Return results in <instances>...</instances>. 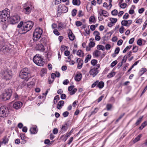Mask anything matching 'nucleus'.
I'll list each match as a JSON object with an SVG mask.
<instances>
[{
	"label": "nucleus",
	"instance_id": "31",
	"mask_svg": "<svg viewBox=\"0 0 147 147\" xmlns=\"http://www.w3.org/2000/svg\"><path fill=\"white\" fill-rule=\"evenodd\" d=\"M93 40H94V39H92V38L90 39V42L89 44V46L90 47H94L95 45V43L93 42Z\"/></svg>",
	"mask_w": 147,
	"mask_h": 147
},
{
	"label": "nucleus",
	"instance_id": "61",
	"mask_svg": "<svg viewBox=\"0 0 147 147\" xmlns=\"http://www.w3.org/2000/svg\"><path fill=\"white\" fill-rule=\"evenodd\" d=\"M74 86H71L69 87L68 88V91L69 92L73 90Z\"/></svg>",
	"mask_w": 147,
	"mask_h": 147
},
{
	"label": "nucleus",
	"instance_id": "48",
	"mask_svg": "<svg viewBox=\"0 0 147 147\" xmlns=\"http://www.w3.org/2000/svg\"><path fill=\"white\" fill-rule=\"evenodd\" d=\"M124 26H122L119 28V32L121 34H122L124 32Z\"/></svg>",
	"mask_w": 147,
	"mask_h": 147
},
{
	"label": "nucleus",
	"instance_id": "39",
	"mask_svg": "<svg viewBox=\"0 0 147 147\" xmlns=\"http://www.w3.org/2000/svg\"><path fill=\"white\" fill-rule=\"evenodd\" d=\"M77 54L80 57H82L83 56L84 53L81 50H78L77 52Z\"/></svg>",
	"mask_w": 147,
	"mask_h": 147
},
{
	"label": "nucleus",
	"instance_id": "43",
	"mask_svg": "<svg viewBox=\"0 0 147 147\" xmlns=\"http://www.w3.org/2000/svg\"><path fill=\"white\" fill-rule=\"evenodd\" d=\"M111 13L113 16H116L118 14V11L116 9H114L111 11Z\"/></svg>",
	"mask_w": 147,
	"mask_h": 147
},
{
	"label": "nucleus",
	"instance_id": "64",
	"mask_svg": "<svg viewBox=\"0 0 147 147\" xmlns=\"http://www.w3.org/2000/svg\"><path fill=\"white\" fill-rule=\"evenodd\" d=\"M69 81L68 80L66 79L63 82V84L67 85L68 84Z\"/></svg>",
	"mask_w": 147,
	"mask_h": 147
},
{
	"label": "nucleus",
	"instance_id": "41",
	"mask_svg": "<svg viewBox=\"0 0 147 147\" xmlns=\"http://www.w3.org/2000/svg\"><path fill=\"white\" fill-rule=\"evenodd\" d=\"M110 20L111 21V22H112V23H113V24H114L117 22V18H111L110 19Z\"/></svg>",
	"mask_w": 147,
	"mask_h": 147
},
{
	"label": "nucleus",
	"instance_id": "38",
	"mask_svg": "<svg viewBox=\"0 0 147 147\" xmlns=\"http://www.w3.org/2000/svg\"><path fill=\"white\" fill-rule=\"evenodd\" d=\"M8 138L6 137H5L3 139V140L1 142L3 144H5L8 143Z\"/></svg>",
	"mask_w": 147,
	"mask_h": 147
},
{
	"label": "nucleus",
	"instance_id": "9",
	"mask_svg": "<svg viewBox=\"0 0 147 147\" xmlns=\"http://www.w3.org/2000/svg\"><path fill=\"white\" fill-rule=\"evenodd\" d=\"M20 18L19 16L15 15L12 17L8 19V22L11 24H14L17 23L20 20Z\"/></svg>",
	"mask_w": 147,
	"mask_h": 147
},
{
	"label": "nucleus",
	"instance_id": "25",
	"mask_svg": "<svg viewBox=\"0 0 147 147\" xmlns=\"http://www.w3.org/2000/svg\"><path fill=\"white\" fill-rule=\"evenodd\" d=\"M30 131L31 134H35L37 132V130L36 127L30 128Z\"/></svg>",
	"mask_w": 147,
	"mask_h": 147
},
{
	"label": "nucleus",
	"instance_id": "12",
	"mask_svg": "<svg viewBox=\"0 0 147 147\" xmlns=\"http://www.w3.org/2000/svg\"><path fill=\"white\" fill-rule=\"evenodd\" d=\"M132 21L131 20H124L121 22V24L122 26H124L129 27L132 24Z\"/></svg>",
	"mask_w": 147,
	"mask_h": 147
},
{
	"label": "nucleus",
	"instance_id": "59",
	"mask_svg": "<svg viewBox=\"0 0 147 147\" xmlns=\"http://www.w3.org/2000/svg\"><path fill=\"white\" fill-rule=\"evenodd\" d=\"M69 114V113L68 111H65L63 113V115L64 117H67Z\"/></svg>",
	"mask_w": 147,
	"mask_h": 147
},
{
	"label": "nucleus",
	"instance_id": "26",
	"mask_svg": "<svg viewBox=\"0 0 147 147\" xmlns=\"http://www.w3.org/2000/svg\"><path fill=\"white\" fill-rule=\"evenodd\" d=\"M72 3L74 5L79 6L81 3V1L80 0H73Z\"/></svg>",
	"mask_w": 147,
	"mask_h": 147
},
{
	"label": "nucleus",
	"instance_id": "44",
	"mask_svg": "<svg viewBox=\"0 0 147 147\" xmlns=\"http://www.w3.org/2000/svg\"><path fill=\"white\" fill-rule=\"evenodd\" d=\"M98 110V108H96L94 109V111H92L91 113V114L89 116H90L91 115H92L95 114L96 113Z\"/></svg>",
	"mask_w": 147,
	"mask_h": 147
},
{
	"label": "nucleus",
	"instance_id": "4",
	"mask_svg": "<svg viewBox=\"0 0 147 147\" xmlns=\"http://www.w3.org/2000/svg\"><path fill=\"white\" fill-rule=\"evenodd\" d=\"M34 62L38 65L42 66L44 63L42 56L39 54H36L33 58Z\"/></svg>",
	"mask_w": 147,
	"mask_h": 147
},
{
	"label": "nucleus",
	"instance_id": "40",
	"mask_svg": "<svg viewBox=\"0 0 147 147\" xmlns=\"http://www.w3.org/2000/svg\"><path fill=\"white\" fill-rule=\"evenodd\" d=\"M143 117V116H142V117H140L138 119V120H137L136 123H135L136 125H139L141 122V121H142Z\"/></svg>",
	"mask_w": 147,
	"mask_h": 147
},
{
	"label": "nucleus",
	"instance_id": "10",
	"mask_svg": "<svg viewBox=\"0 0 147 147\" xmlns=\"http://www.w3.org/2000/svg\"><path fill=\"white\" fill-rule=\"evenodd\" d=\"M33 8L32 5H27V4H25L23 7V12L26 14H28L30 13Z\"/></svg>",
	"mask_w": 147,
	"mask_h": 147
},
{
	"label": "nucleus",
	"instance_id": "37",
	"mask_svg": "<svg viewBox=\"0 0 147 147\" xmlns=\"http://www.w3.org/2000/svg\"><path fill=\"white\" fill-rule=\"evenodd\" d=\"M147 125V122L146 121H144L139 127V129H142Z\"/></svg>",
	"mask_w": 147,
	"mask_h": 147
},
{
	"label": "nucleus",
	"instance_id": "20",
	"mask_svg": "<svg viewBox=\"0 0 147 147\" xmlns=\"http://www.w3.org/2000/svg\"><path fill=\"white\" fill-rule=\"evenodd\" d=\"M82 76L81 74L78 73L75 76V79L76 81L79 82L80 81L82 78Z\"/></svg>",
	"mask_w": 147,
	"mask_h": 147
},
{
	"label": "nucleus",
	"instance_id": "11",
	"mask_svg": "<svg viewBox=\"0 0 147 147\" xmlns=\"http://www.w3.org/2000/svg\"><path fill=\"white\" fill-rule=\"evenodd\" d=\"M104 86V83L102 81L99 82L98 80H96L91 86V88H93L97 86L99 89L102 88Z\"/></svg>",
	"mask_w": 147,
	"mask_h": 147
},
{
	"label": "nucleus",
	"instance_id": "55",
	"mask_svg": "<svg viewBox=\"0 0 147 147\" xmlns=\"http://www.w3.org/2000/svg\"><path fill=\"white\" fill-rule=\"evenodd\" d=\"M83 11L81 10H80L78 11V16L79 17H82L83 16Z\"/></svg>",
	"mask_w": 147,
	"mask_h": 147
},
{
	"label": "nucleus",
	"instance_id": "53",
	"mask_svg": "<svg viewBox=\"0 0 147 147\" xmlns=\"http://www.w3.org/2000/svg\"><path fill=\"white\" fill-rule=\"evenodd\" d=\"M142 22V19H137L136 21V23L139 24H141Z\"/></svg>",
	"mask_w": 147,
	"mask_h": 147
},
{
	"label": "nucleus",
	"instance_id": "21",
	"mask_svg": "<svg viewBox=\"0 0 147 147\" xmlns=\"http://www.w3.org/2000/svg\"><path fill=\"white\" fill-rule=\"evenodd\" d=\"M9 18L6 16L5 15L2 14L0 13V22H3L6 21L7 19L8 20Z\"/></svg>",
	"mask_w": 147,
	"mask_h": 147
},
{
	"label": "nucleus",
	"instance_id": "17",
	"mask_svg": "<svg viewBox=\"0 0 147 147\" xmlns=\"http://www.w3.org/2000/svg\"><path fill=\"white\" fill-rule=\"evenodd\" d=\"M44 47V46L38 43V44L36 45V48L38 50H40L41 51H44L45 50Z\"/></svg>",
	"mask_w": 147,
	"mask_h": 147
},
{
	"label": "nucleus",
	"instance_id": "22",
	"mask_svg": "<svg viewBox=\"0 0 147 147\" xmlns=\"http://www.w3.org/2000/svg\"><path fill=\"white\" fill-rule=\"evenodd\" d=\"M47 41L45 38H41L39 42V43L41 45L45 46L47 45Z\"/></svg>",
	"mask_w": 147,
	"mask_h": 147
},
{
	"label": "nucleus",
	"instance_id": "24",
	"mask_svg": "<svg viewBox=\"0 0 147 147\" xmlns=\"http://www.w3.org/2000/svg\"><path fill=\"white\" fill-rule=\"evenodd\" d=\"M68 36L69 39L71 41L73 40L74 39L75 36L71 30L69 32Z\"/></svg>",
	"mask_w": 147,
	"mask_h": 147
},
{
	"label": "nucleus",
	"instance_id": "35",
	"mask_svg": "<svg viewBox=\"0 0 147 147\" xmlns=\"http://www.w3.org/2000/svg\"><path fill=\"white\" fill-rule=\"evenodd\" d=\"M116 74V73L114 71H112L107 76L108 78H110L114 76Z\"/></svg>",
	"mask_w": 147,
	"mask_h": 147
},
{
	"label": "nucleus",
	"instance_id": "57",
	"mask_svg": "<svg viewBox=\"0 0 147 147\" xmlns=\"http://www.w3.org/2000/svg\"><path fill=\"white\" fill-rule=\"evenodd\" d=\"M8 50V48H6L5 47H3L2 48V51L4 53H5L6 51H7Z\"/></svg>",
	"mask_w": 147,
	"mask_h": 147
},
{
	"label": "nucleus",
	"instance_id": "23",
	"mask_svg": "<svg viewBox=\"0 0 147 147\" xmlns=\"http://www.w3.org/2000/svg\"><path fill=\"white\" fill-rule=\"evenodd\" d=\"M64 103V101L63 100L60 101L57 105V108L59 109H60L63 106Z\"/></svg>",
	"mask_w": 147,
	"mask_h": 147
},
{
	"label": "nucleus",
	"instance_id": "34",
	"mask_svg": "<svg viewBox=\"0 0 147 147\" xmlns=\"http://www.w3.org/2000/svg\"><path fill=\"white\" fill-rule=\"evenodd\" d=\"M91 58V55H90L88 54L86 56V57L84 61V62L85 63H87L88 61L90 60Z\"/></svg>",
	"mask_w": 147,
	"mask_h": 147
},
{
	"label": "nucleus",
	"instance_id": "50",
	"mask_svg": "<svg viewBox=\"0 0 147 147\" xmlns=\"http://www.w3.org/2000/svg\"><path fill=\"white\" fill-rule=\"evenodd\" d=\"M109 34H110L109 36H107V37L106 36H104V39L105 40H108L110 38V36L111 35V33L110 32H108L106 34V35H109Z\"/></svg>",
	"mask_w": 147,
	"mask_h": 147
},
{
	"label": "nucleus",
	"instance_id": "47",
	"mask_svg": "<svg viewBox=\"0 0 147 147\" xmlns=\"http://www.w3.org/2000/svg\"><path fill=\"white\" fill-rule=\"evenodd\" d=\"M77 11L76 9H73L71 11V15L72 16L74 17L76 16Z\"/></svg>",
	"mask_w": 147,
	"mask_h": 147
},
{
	"label": "nucleus",
	"instance_id": "45",
	"mask_svg": "<svg viewBox=\"0 0 147 147\" xmlns=\"http://www.w3.org/2000/svg\"><path fill=\"white\" fill-rule=\"evenodd\" d=\"M64 24L62 22H60L59 23L58 25V29H62L63 28Z\"/></svg>",
	"mask_w": 147,
	"mask_h": 147
},
{
	"label": "nucleus",
	"instance_id": "5",
	"mask_svg": "<svg viewBox=\"0 0 147 147\" xmlns=\"http://www.w3.org/2000/svg\"><path fill=\"white\" fill-rule=\"evenodd\" d=\"M68 8L65 6L64 5L60 4L59 5L58 7V13L57 16L60 17L61 14L63 13L67 12L68 11Z\"/></svg>",
	"mask_w": 147,
	"mask_h": 147
},
{
	"label": "nucleus",
	"instance_id": "15",
	"mask_svg": "<svg viewBox=\"0 0 147 147\" xmlns=\"http://www.w3.org/2000/svg\"><path fill=\"white\" fill-rule=\"evenodd\" d=\"M0 13L2 14L8 18L10 14V11L8 9L5 8L4 10L0 11Z\"/></svg>",
	"mask_w": 147,
	"mask_h": 147
},
{
	"label": "nucleus",
	"instance_id": "28",
	"mask_svg": "<svg viewBox=\"0 0 147 147\" xmlns=\"http://www.w3.org/2000/svg\"><path fill=\"white\" fill-rule=\"evenodd\" d=\"M68 125L67 124H65L63 125L62 126L61 128V130L62 131H64V132L66 131L68 129Z\"/></svg>",
	"mask_w": 147,
	"mask_h": 147
},
{
	"label": "nucleus",
	"instance_id": "60",
	"mask_svg": "<svg viewBox=\"0 0 147 147\" xmlns=\"http://www.w3.org/2000/svg\"><path fill=\"white\" fill-rule=\"evenodd\" d=\"M129 14L128 13H126L123 16V18L124 19H127L129 17Z\"/></svg>",
	"mask_w": 147,
	"mask_h": 147
},
{
	"label": "nucleus",
	"instance_id": "29",
	"mask_svg": "<svg viewBox=\"0 0 147 147\" xmlns=\"http://www.w3.org/2000/svg\"><path fill=\"white\" fill-rule=\"evenodd\" d=\"M101 11H102V14L104 16L107 17L109 16V13L107 11L102 9H101Z\"/></svg>",
	"mask_w": 147,
	"mask_h": 147
},
{
	"label": "nucleus",
	"instance_id": "32",
	"mask_svg": "<svg viewBox=\"0 0 147 147\" xmlns=\"http://www.w3.org/2000/svg\"><path fill=\"white\" fill-rule=\"evenodd\" d=\"M90 22L95 23L96 22L95 18L94 16H91L89 18Z\"/></svg>",
	"mask_w": 147,
	"mask_h": 147
},
{
	"label": "nucleus",
	"instance_id": "14",
	"mask_svg": "<svg viewBox=\"0 0 147 147\" xmlns=\"http://www.w3.org/2000/svg\"><path fill=\"white\" fill-rule=\"evenodd\" d=\"M90 74L93 77H94L98 73V71L95 67L91 69L89 71Z\"/></svg>",
	"mask_w": 147,
	"mask_h": 147
},
{
	"label": "nucleus",
	"instance_id": "63",
	"mask_svg": "<svg viewBox=\"0 0 147 147\" xmlns=\"http://www.w3.org/2000/svg\"><path fill=\"white\" fill-rule=\"evenodd\" d=\"M127 6V4L125 3H123L120 5V7L122 8H125Z\"/></svg>",
	"mask_w": 147,
	"mask_h": 147
},
{
	"label": "nucleus",
	"instance_id": "30",
	"mask_svg": "<svg viewBox=\"0 0 147 147\" xmlns=\"http://www.w3.org/2000/svg\"><path fill=\"white\" fill-rule=\"evenodd\" d=\"M47 69H42L40 72V75L41 77L43 76L44 75L47 73Z\"/></svg>",
	"mask_w": 147,
	"mask_h": 147
},
{
	"label": "nucleus",
	"instance_id": "51",
	"mask_svg": "<svg viewBox=\"0 0 147 147\" xmlns=\"http://www.w3.org/2000/svg\"><path fill=\"white\" fill-rule=\"evenodd\" d=\"M77 89L76 88H74L73 90L70 91L69 94L70 95H73L77 91Z\"/></svg>",
	"mask_w": 147,
	"mask_h": 147
},
{
	"label": "nucleus",
	"instance_id": "7",
	"mask_svg": "<svg viewBox=\"0 0 147 147\" xmlns=\"http://www.w3.org/2000/svg\"><path fill=\"white\" fill-rule=\"evenodd\" d=\"M3 77L6 80L10 79L12 76L11 71L9 69L4 70L1 72Z\"/></svg>",
	"mask_w": 147,
	"mask_h": 147
},
{
	"label": "nucleus",
	"instance_id": "13",
	"mask_svg": "<svg viewBox=\"0 0 147 147\" xmlns=\"http://www.w3.org/2000/svg\"><path fill=\"white\" fill-rule=\"evenodd\" d=\"M22 105V103L18 101L14 102L13 105V107L16 109H18L21 108Z\"/></svg>",
	"mask_w": 147,
	"mask_h": 147
},
{
	"label": "nucleus",
	"instance_id": "52",
	"mask_svg": "<svg viewBox=\"0 0 147 147\" xmlns=\"http://www.w3.org/2000/svg\"><path fill=\"white\" fill-rule=\"evenodd\" d=\"M82 23L80 21H77L76 22V24L78 27H79L82 25Z\"/></svg>",
	"mask_w": 147,
	"mask_h": 147
},
{
	"label": "nucleus",
	"instance_id": "49",
	"mask_svg": "<svg viewBox=\"0 0 147 147\" xmlns=\"http://www.w3.org/2000/svg\"><path fill=\"white\" fill-rule=\"evenodd\" d=\"M138 49V47L137 46H133L132 49L133 52L134 53H136L137 52Z\"/></svg>",
	"mask_w": 147,
	"mask_h": 147
},
{
	"label": "nucleus",
	"instance_id": "42",
	"mask_svg": "<svg viewBox=\"0 0 147 147\" xmlns=\"http://www.w3.org/2000/svg\"><path fill=\"white\" fill-rule=\"evenodd\" d=\"M97 63V61L96 59H92L91 61V64L93 66L95 65Z\"/></svg>",
	"mask_w": 147,
	"mask_h": 147
},
{
	"label": "nucleus",
	"instance_id": "36",
	"mask_svg": "<svg viewBox=\"0 0 147 147\" xmlns=\"http://www.w3.org/2000/svg\"><path fill=\"white\" fill-rule=\"evenodd\" d=\"M97 48L98 50H101L103 51H104L105 49V47L101 45H98Z\"/></svg>",
	"mask_w": 147,
	"mask_h": 147
},
{
	"label": "nucleus",
	"instance_id": "46",
	"mask_svg": "<svg viewBox=\"0 0 147 147\" xmlns=\"http://www.w3.org/2000/svg\"><path fill=\"white\" fill-rule=\"evenodd\" d=\"M34 84V82L33 81H31L30 82L28 83L27 86L28 87H31L32 86H33Z\"/></svg>",
	"mask_w": 147,
	"mask_h": 147
},
{
	"label": "nucleus",
	"instance_id": "18",
	"mask_svg": "<svg viewBox=\"0 0 147 147\" xmlns=\"http://www.w3.org/2000/svg\"><path fill=\"white\" fill-rule=\"evenodd\" d=\"M94 35L95 36V40H96L99 41L100 39V37L99 36L100 33L97 31H95L94 32Z\"/></svg>",
	"mask_w": 147,
	"mask_h": 147
},
{
	"label": "nucleus",
	"instance_id": "2",
	"mask_svg": "<svg viewBox=\"0 0 147 147\" xmlns=\"http://www.w3.org/2000/svg\"><path fill=\"white\" fill-rule=\"evenodd\" d=\"M19 76L21 78L27 82L31 78L30 71L27 68H23L20 71Z\"/></svg>",
	"mask_w": 147,
	"mask_h": 147
},
{
	"label": "nucleus",
	"instance_id": "8",
	"mask_svg": "<svg viewBox=\"0 0 147 147\" xmlns=\"http://www.w3.org/2000/svg\"><path fill=\"white\" fill-rule=\"evenodd\" d=\"M11 95V89L5 90L4 92L2 94L1 97L3 100H6L9 99Z\"/></svg>",
	"mask_w": 147,
	"mask_h": 147
},
{
	"label": "nucleus",
	"instance_id": "33",
	"mask_svg": "<svg viewBox=\"0 0 147 147\" xmlns=\"http://www.w3.org/2000/svg\"><path fill=\"white\" fill-rule=\"evenodd\" d=\"M147 71V69L145 68H142L141 69L140 71L139 74L141 76L143 75Z\"/></svg>",
	"mask_w": 147,
	"mask_h": 147
},
{
	"label": "nucleus",
	"instance_id": "56",
	"mask_svg": "<svg viewBox=\"0 0 147 147\" xmlns=\"http://www.w3.org/2000/svg\"><path fill=\"white\" fill-rule=\"evenodd\" d=\"M54 33L56 35L58 36L60 34V33L57 29H54L53 31Z\"/></svg>",
	"mask_w": 147,
	"mask_h": 147
},
{
	"label": "nucleus",
	"instance_id": "16",
	"mask_svg": "<svg viewBox=\"0 0 147 147\" xmlns=\"http://www.w3.org/2000/svg\"><path fill=\"white\" fill-rule=\"evenodd\" d=\"M76 62L78 63V68L79 69H81L83 64V60L80 58H79L77 59Z\"/></svg>",
	"mask_w": 147,
	"mask_h": 147
},
{
	"label": "nucleus",
	"instance_id": "19",
	"mask_svg": "<svg viewBox=\"0 0 147 147\" xmlns=\"http://www.w3.org/2000/svg\"><path fill=\"white\" fill-rule=\"evenodd\" d=\"M101 54V52L100 51L98 50H96L94 51L93 53V56L95 57H98Z\"/></svg>",
	"mask_w": 147,
	"mask_h": 147
},
{
	"label": "nucleus",
	"instance_id": "1",
	"mask_svg": "<svg viewBox=\"0 0 147 147\" xmlns=\"http://www.w3.org/2000/svg\"><path fill=\"white\" fill-rule=\"evenodd\" d=\"M34 23L31 21L23 22L21 21L18 26V28H21L23 32L22 34H25L30 31L32 28Z\"/></svg>",
	"mask_w": 147,
	"mask_h": 147
},
{
	"label": "nucleus",
	"instance_id": "58",
	"mask_svg": "<svg viewBox=\"0 0 147 147\" xmlns=\"http://www.w3.org/2000/svg\"><path fill=\"white\" fill-rule=\"evenodd\" d=\"M112 105L111 104H108L107 105V109L108 111L111 108Z\"/></svg>",
	"mask_w": 147,
	"mask_h": 147
},
{
	"label": "nucleus",
	"instance_id": "54",
	"mask_svg": "<svg viewBox=\"0 0 147 147\" xmlns=\"http://www.w3.org/2000/svg\"><path fill=\"white\" fill-rule=\"evenodd\" d=\"M117 63V61L116 60H115L113 62L111 63V65L112 67H114Z\"/></svg>",
	"mask_w": 147,
	"mask_h": 147
},
{
	"label": "nucleus",
	"instance_id": "27",
	"mask_svg": "<svg viewBox=\"0 0 147 147\" xmlns=\"http://www.w3.org/2000/svg\"><path fill=\"white\" fill-rule=\"evenodd\" d=\"M142 134H139L137 137H136L134 140H133V142L134 143H135L139 141L142 137Z\"/></svg>",
	"mask_w": 147,
	"mask_h": 147
},
{
	"label": "nucleus",
	"instance_id": "6",
	"mask_svg": "<svg viewBox=\"0 0 147 147\" xmlns=\"http://www.w3.org/2000/svg\"><path fill=\"white\" fill-rule=\"evenodd\" d=\"M9 111L8 108L6 106H1L0 108V117H7L9 114Z\"/></svg>",
	"mask_w": 147,
	"mask_h": 147
},
{
	"label": "nucleus",
	"instance_id": "3",
	"mask_svg": "<svg viewBox=\"0 0 147 147\" xmlns=\"http://www.w3.org/2000/svg\"><path fill=\"white\" fill-rule=\"evenodd\" d=\"M43 30L40 27L36 28L33 34V39L34 41L38 40L41 37Z\"/></svg>",
	"mask_w": 147,
	"mask_h": 147
},
{
	"label": "nucleus",
	"instance_id": "62",
	"mask_svg": "<svg viewBox=\"0 0 147 147\" xmlns=\"http://www.w3.org/2000/svg\"><path fill=\"white\" fill-rule=\"evenodd\" d=\"M120 51V49L119 47H118L116 48L115 51V54H117Z\"/></svg>",
	"mask_w": 147,
	"mask_h": 147
}]
</instances>
